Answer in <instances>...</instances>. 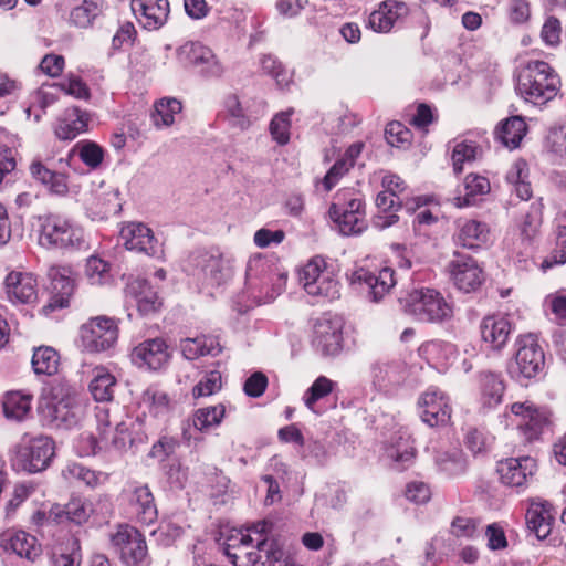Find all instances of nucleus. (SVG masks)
Segmentation results:
<instances>
[{"label": "nucleus", "instance_id": "f257e3e1", "mask_svg": "<svg viewBox=\"0 0 566 566\" xmlns=\"http://www.w3.org/2000/svg\"><path fill=\"white\" fill-rule=\"evenodd\" d=\"M559 77L544 61H531L521 71L516 91L521 97L533 105H544L559 88Z\"/></svg>", "mask_w": 566, "mask_h": 566}, {"label": "nucleus", "instance_id": "f03ea898", "mask_svg": "<svg viewBox=\"0 0 566 566\" xmlns=\"http://www.w3.org/2000/svg\"><path fill=\"white\" fill-rule=\"evenodd\" d=\"M76 390L66 382L56 381L44 387L39 398L38 410L49 424L69 427L75 420Z\"/></svg>", "mask_w": 566, "mask_h": 566}, {"label": "nucleus", "instance_id": "7ed1b4c3", "mask_svg": "<svg viewBox=\"0 0 566 566\" xmlns=\"http://www.w3.org/2000/svg\"><path fill=\"white\" fill-rule=\"evenodd\" d=\"M272 524L268 521H260L248 528V534L242 535V546L256 544L254 551L244 552L247 563L241 562L238 566H289L284 558V552L276 539L268 537ZM237 565V560L233 562Z\"/></svg>", "mask_w": 566, "mask_h": 566}, {"label": "nucleus", "instance_id": "20e7f679", "mask_svg": "<svg viewBox=\"0 0 566 566\" xmlns=\"http://www.w3.org/2000/svg\"><path fill=\"white\" fill-rule=\"evenodd\" d=\"M39 243L44 248L86 250L88 243L83 228L60 214L39 218Z\"/></svg>", "mask_w": 566, "mask_h": 566}, {"label": "nucleus", "instance_id": "39448f33", "mask_svg": "<svg viewBox=\"0 0 566 566\" xmlns=\"http://www.w3.org/2000/svg\"><path fill=\"white\" fill-rule=\"evenodd\" d=\"M328 214L343 235L360 234L367 229L361 195L353 188H345L336 192Z\"/></svg>", "mask_w": 566, "mask_h": 566}, {"label": "nucleus", "instance_id": "423d86ee", "mask_svg": "<svg viewBox=\"0 0 566 566\" xmlns=\"http://www.w3.org/2000/svg\"><path fill=\"white\" fill-rule=\"evenodd\" d=\"M54 451V442L49 437L24 434L11 450V467L17 472L44 471L50 465Z\"/></svg>", "mask_w": 566, "mask_h": 566}, {"label": "nucleus", "instance_id": "0eeeda50", "mask_svg": "<svg viewBox=\"0 0 566 566\" xmlns=\"http://www.w3.org/2000/svg\"><path fill=\"white\" fill-rule=\"evenodd\" d=\"M406 313L421 322H443L453 316V306L432 289L412 290L400 298Z\"/></svg>", "mask_w": 566, "mask_h": 566}, {"label": "nucleus", "instance_id": "6e6552de", "mask_svg": "<svg viewBox=\"0 0 566 566\" xmlns=\"http://www.w3.org/2000/svg\"><path fill=\"white\" fill-rule=\"evenodd\" d=\"M300 282L311 296L328 301L340 296L339 282L335 272L323 258L315 256L302 268Z\"/></svg>", "mask_w": 566, "mask_h": 566}, {"label": "nucleus", "instance_id": "1a4fd4ad", "mask_svg": "<svg viewBox=\"0 0 566 566\" xmlns=\"http://www.w3.org/2000/svg\"><path fill=\"white\" fill-rule=\"evenodd\" d=\"M118 332L115 319L106 316L93 317L80 328V346L91 354L107 352L117 343Z\"/></svg>", "mask_w": 566, "mask_h": 566}, {"label": "nucleus", "instance_id": "9d476101", "mask_svg": "<svg viewBox=\"0 0 566 566\" xmlns=\"http://www.w3.org/2000/svg\"><path fill=\"white\" fill-rule=\"evenodd\" d=\"M70 166L71 154H67L65 158H60L56 163L49 158L45 160L34 158L29 170L32 178L42 184L50 193L65 197L70 193L71 187L64 168Z\"/></svg>", "mask_w": 566, "mask_h": 566}, {"label": "nucleus", "instance_id": "9b49d317", "mask_svg": "<svg viewBox=\"0 0 566 566\" xmlns=\"http://www.w3.org/2000/svg\"><path fill=\"white\" fill-rule=\"evenodd\" d=\"M544 364V352L536 338L533 335L520 336L514 363L510 365L511 376L518 380L534 378L543 370Z\"/></svg>", "mask_w": 566, "mask_h": 566}, {"label": "nucleus", "instance_id": "f8f14e48", "mask_svg": "<svg viewBox=\"0 0 566 566\" xmlns=\"http://www.w3.org/2000/svg\"><path fill=\"white\" fill-rule=\"evenodd\" d=\"M191 275L205 287H217L231 277V265L220 254L208 252L191 256Z\"/></svg>", "mask_w": 566, "mask_h": 566}, {"label": "nucleus", "instance_id": "ddd939ff", "mask_svg": "<svg viewBox=\"0 0 566 566\" xmlns=\"http://www.w3.org/2000/svg\"><path fill=\"white\" fill-rule=\"evenodd\" d=\"M111 544L127 566H140L147 559L148 548L145 537L133 526L119 525L111 534Z\"/></svg>", "mask_w": 566, "mask_h": 566}, {"label": "nucleus", "instance_id": "4468645a", "mask_svg": "<svg viewBox=\"0 0 566 566\" xmlns=\"http://www.w3.org/2000/svg\"><path fill=\"white\" fill-rule=\"evenodd\" d=\"M245 276L250 286L265 291L269 298L277 296L286 284V275L277 272L275 264L262 256L249 260Z\"/></svg>", "mask_w": 566, "mask_h": 566}, {"label": "nucleus", "instance_id": "2eb2a0df", "mask_svg": "<svg viewBox=\"0 0 566 566\" xmlns=\"http://www.w3.org/2000/svg\"><path fill=\"white\" fill-rule=\"evenodd\" d=\"M343 318L324 313L315 319L313 345L324 356H335L343 347Z\"/></svg>", "mask_w": 566, "mask_h": 566}, {"label": "nucleus", "instance_id": "dca6fc26", "mask_svg": "<svg viewBox=\"0 0 566 566\" xmlns=\"http://www.w3.org/2000/svg\"><path fill=\"white\" fill-rule=\"evenodd\" d=\"M418 409L421 420L430 427L447 424L451 419L452 408L449 397L434 386L419 396Z\"/></svg>", "mask_w": 566, "mask_h": 566}, {"label": "nucleus", "instance_id": "f3484780", "mask_svg": "<svg viewBox=\"0 0 566 566\" xmlns=\"http://www.w3.org/2000/svg\"><path fill=\"white\" fill-rule=\"evenodd\" d=\"M119 235L127 250L153 258H161L164 254L161 243L145 223L128 222L122 227Z\"/></svg>", "mask_w": 566, "mask_h": 566}, {"label": "nucleus", "instance_id": "a211bd4d", "mask_svg": "<svg viewBox=\"0 0 566 566\" xmlns=\"http://www.w3.org/2000/svg\"><path fill=\"white\" fill-rule=\"evenodd\" d=\"M450 277L454 286L470 293L484 282V273L478 261L470 255L455 254L449 263Z\"/></svg>", "mask_w": 566, "mask_h": 566}, {"label": "nucleus", "instance_id": "6ab92c4d", "mask_svg": "<svg viewBox=\"0 0 566 566\" xmlns=\"http://www.w3.org/2000/svg\"><path fill=\"white\" fill-rule=\"evenodd\" d=\"M53 296L42 307V313L49 315L56 308L67 307L76 289V274L69 266H53L49 271Z\"/></svg>", "mask_w": 566, "mask_h": 566}, {"label": "nucleus", "instance_id": "aec40b11", "mask_svg": "<svg viewBox=\"0 0 566 566\" xmlns=\"http://www.w3.org/2000/svg\"><path fill=\"white\" fill-rule=\"evenodd\" d=\"M510 410L518 419L517 427L527 441L538 439L549 422L548 411L530 401L514 402Z\"/></svg>", "mask_w": 566, "mask_h": 566}, {"label": "nucleus", "instance_id": "412c9836", "mask_svg": "<svg viewBox=\"0 0 566 566\" xmlns=\"http://www.w3.org/2000/svg\"><path fill=\"white\" fill-rule=\"evenodd\" d=\"M3 290L7 300L14 305H31L38 300V281L30 272H9L3 282Z\"/></svg>", "mask_w": 566, "mask_h": 566}, {"label": "nucleus", "instance_id": "4be33fe9", "mask_svg": "<svg viewBox=\"0 0 566 566\" xmlns=\"http://www.w3.org/2000/svg\"><path fill=\"white\" fill-rule=\"evenodd\" d=\"M178 60L209 76L221 75L223 69L212 51L199 42H187L177 50Z\"/></svg>", "mask_w": 566, "mask_h": 566}, {"label": "nucleus", "instance_id": "5701e85b", "mask_svg": "<svg viewBox=\"0 0 566 566\" xmlns=\"http://www.w3.org/2000/svg\"><path fill=\"white\" fill-rule=\"evenodd\" d=\"M479 328L485 347L493 352H500L510 339L513 323L507 315L492 314L482 318Z\"/></svg>", "mask_w": 566, "mask_h": 566}, {"label": "nucleus", "instance_id": "b1692460", "mask_svg": "<svg viewBox=\"0 0 566 566\" xmlns=\"http://www.w3.org/2000/svg\"><path fill=\"white\" fill-rule=\"evenodd\" d=\"M536 470L535 459L528 455L501 460L496 468L501 482L511 488L525 485Z\"/></svg>", "mask_w": 566, "mask_h": 566}, {"label": "nucleus", "instance_id": "393cba45", "mask_svg": "<svg viewBox=\"0 0 566 566\" xmlns=\"http://www.w3.org/2000/svg\"><path fill=\"white\" fill-rule=\"evenodd\" d=\"M130 358L138 368L159 370L168 364L170 354L164 339L153 338L135 346Z\"/></svg>", "mask_w": 566, "mask_h": 566}, {"label": "nucleus", "instance_id": "a878e982", "mask_svg": "<svg viewBox=\"0 0 566 566\" xmlns=\"http://www.w3.org/2000/svg\"><path fill=\"white\" fill-rule=\"evenodd\" d=\"M395 272L390 268H384L378 273L358 269L352 273L354 284L364 286L374 302L380 301L396 284Z\"/></svg>", "mask_w": 566, "mask_h": 566}, {"label": "nucleus", "instance_id": "bb28decb", "mask_svg": "<svg viewBox=\"0 0 566 566\" xmlns=\"http://www.w3.org/2000/svg\"><path fill=\"white\" fill-rule=\"evenodd\" d=\"M130 8L137 21L147 30H158L169 15L168 0H132Z\"/></svg>", "mask_w": 566, "mask_h": 566}, {"label": "nucleus", "instance_id": "cd10ccee", "mask_svg": "<svg viewBox=\"0 0 566 566\" xmlns=\"http://www.w3.org/2000/svg\"><path fill=\"white\" fill-rule=\"evenodd\" d=\"M226 416V407L220 403L198 409L190 419L182 422V439L190 443L191 440H198L193 436L195 431H208L218 427Z\"/></svg>", "mask_w": 566, "mask_h": 566}, {"label": "nucleus", "instance_id": "c85d7f7f", "mask_svg": "<svg viewBox=\"0 0 566 566\" xmlns=\"http://www.w3.org/2000/svg\"><path fill=\"white\" fill-rule=\"evenodd\" d=\"M0 546L6 551L28 560H35L41 555V545L38 539L18 530H8L0 535Z\"/></svg>", "mask_w": 566, "mask_h": 566}, {"label": "nucleus", "instance_id": "c756f323", "mask_svg": "<svg viewBox=\"0 0 566 566\" xmlns=\"http://www.w3.org/2000/svg\"><path fill=\"white\" fill-rule=\"evenodd\" d=\"M455 240L463 248L481 249L491 242V229L483 221L461 219L458 221Z\"/></svg>", "mask_w": 566, "mask_h": 566}, {"label": "nucleus", "instance_id": "7c9ffc66", "mask_svg": "<svg viewBox=\"0 0 566 566\" xmlns=\"http://www.w3.org/2000/svg\"><path fill=\"white\" fill-rule=\"evenodd\" d=\"M126 301L135 304L143 315L156 312L160 306L157 292L144 279L132 280L125 289Z\"/></svg>", "mask_w": 566, "mask_h": 566}, {"label": "nucleus", "instance_id": "2f4dec72", "mask_svg": "<svg viewBox=\"0 0 566 566\" xmlns=\"http://www.w3.org/2000/svg\"><path fill=\"white\" fill-rule=\"evenodd\" d=\"M555 514L556 511L548 501L533 500L526 512V524L537 538H546L551 534Z\"/></svg>", "mask_w": 566, "mask_h": 566}, {"label": "nucleus", "instance_id": "473e14b6", "mask_svg": "<svg viewBox=\"0 0 566 566\" xmlns=\"http://www.w3.org/2000/svg\"><path fill=\"white\" fill-rule=\"evenodd\" d=\"M408 14L406 3L397 0L382 1L378 8L373 11L368 19V25L379 33L389 32L394 24Z\"/></svg>", "mask_w": 566, "mask_h": 566}, {"label": "nucleus", "instance_id": "72a5a7b5", "mask_svg": "<svg viewBox=\"0 0 566 566\" xmlns=\"http://www.w3.org/2000/svg\"><path fill=\"white\" fill-rule=\"evenodd\" d=\"M408 375L407 367L401 361H379L371 367L373 385L380 391L401 384Z\"/></svg>", "mask_w": 566, "mask_h": 566}, {"label": "nucleus", "instance_id": "f704fd0d", "mask_svg": "<svg viewBox=\"0 0 566 566\" xmlns=\"http://www.w3.org/2000/svg\"><path fill=\"white\" fill-rule=\"evenodd\" d=\"M433 459L440 471L449 476H455L465 471V459L457 446L441 444L433 447Z\"/></svg>", "mask_w": 566, "mask_h": 566}, {"label": "nucleus", "instance_id": "c9c22d12", "mask_svg": "<svg viewBox=\"0 0 566 566\" xmlns=\"http://www.w3.org/2000/svg\"><path fill=\"white\" fill-rule=\"evenodd\" d=\"M543 220V203L541 201L533 202L526 211L523 220L520 224V242L513 243V249L517 252H522L523 249H527L537 235Z\"/></svg>", "mask_w": 566, "mask_h": 566}, {"label": "nucleus", "instance_id": "e433bc0d", "mask_svg": "<svg viewBox=\"0 0 566 566\" xmlns=\"http://www.w3.org/2000/svg\"><path fill=\"white\" fill-rule=\"evenodd\" d=\"M88 114L77 107L69 108L65 111L55 126V135L59 139L71 140L81 133L87 130Z\"/></svg>", "mask_w": 566, "mask_h": 566}, {"label": "nucleus", "instance_id": "4c0bfd02", "mask_svg": "<svg viewBox=\"0 0 566 566\" xmlns=\"http://www.w3.org/2000/svg\"><path fill=\"white\" fill-rule=\"evenodd\" d=\"M33 395L27 390H12L2 400L3 415L8 420L23 421L32 410Z\"/></svg>", "mask_w": 566, "mask_h": 566}, {"label": "nucleus", "instance_id": "58836bf2", "mask_svg": "<svg viewBox=\"0 0 566 566\" xmlns=\"http://www.w3.org/2000/svg\"><path fill=\"white\" fill-rule=\"evenodd\" d=\"M182 356L188 360H195L201 356H217L222 352L219 338L213 335L188 337L180 342Z\"/></svg>", "mask_w": 566, "mask_h": 566}, {"label": "nucleus", "instance_id": "ea45409f", "mask_svg": "<svg viewBox=\"0 0 566 566\" xmlns=\"http://www.w3.org/2000/svg\"><path fill=\"white\" fill-rule=\"evenodd\" d=\"M505 385L500 375L483 374L481 377L480 407L483 411L496 408L503 401Z\"/></svg>", "mask_w": 566, "mask_h": 566}, {"label": "nucleus", "instance_id": "a19ab883", "mask_svg": "<svg viewBox=\"0 0 566 566\" xmlns=\"http://www.w3.org/2000/svg\"><path fill=\"white\" fill-rule=\"evenodd\" d=\"M87 205L88 208L101 218L107 217L111 213H117L120 209L118 191L112 186L102 182L98 188L92 192Z\"/></svg>", "mask_w": 566, "mask_h": 566}, {"label": "nucleus", "instance_id": "79ce46f5", "mask_svg": "<svg viewBox=\"0 0 566 566\" xmlns=\"http://www.w3.org/2000/svg\"><path fill=\"white\" fill-rule=\"evenodd\" d=\"M140 405L154 418H165L174 408V402L169 395L157 386H150L144 390L140 397Z\"/></svg>", "mask_w": 566, "mask_h": 566}, {"label": "nucleus", "instance_id": "37998d69", "mask_svg": "<svg viewBox=\"0 0 566 566\" xmlns=\"http://www.w3.org/2000/svg\"><path fill=\"white\" fill-rule=\"evenodd\" d=\"M386 455L394 462L397 470L408 468L416 455L410 436L407 432H400L386 448Z\"/></svg>", "mask_w": 566, "mask_h": 566}, {"label": "nucleus", "instance_id": "c03bdc74", "mask_svg": "<svg viewBox=\"0 0 566 566\" xmlns=\"http://www.w3.org/2000/svg\"><path fill=\"white\" fill-rule=\"evenodd\" d=\"M129 501L135 509V513L143 523L149 524L156 520L157 507L153 493L147 485L135 486L132 491Z\"/></svg>", "mask_w": 566, "mask_h": 566}, {"label": "nucleus", "instance_id": "a18cd8bd", "mask_svg": "<svg viewBox=\"0 0 566 566\" xmlns=\"http://www.w3.org/2000/svg\"><path fill=\"white\" fill-rule=\"evenodd\" d=\"M116 388L115 376L104 366H97L93 369L90 390L97 401L112 400Z\"/></svg>", "mask_w": 566, "mask_h": 566}, {"label": "nucleus", "instance_id": "49530a36", "mask_svg": "<svg viewBox=\"0 0 566 566\" xmlns=\"http://www.w3.org/2000/svg\"><path fill=\"white\" fill-rule=\"evenodd\" d=\"M181 103L174 97H164L157 101L151 113V122L158 129L170 127L181 113Z\"/></svg>", "mask_w": 566, "mask_h": 566}, {"label": "nucleus", "instance_id": "de8ad7c7", "mask_svg": "<svg viewBox=\"0 0 566 566\" xmlns=\"http://www.w3.org/2000/svg\"><path fill=\"white\" fill-rule=\"evenodd\" d=\"M90 514L91 505L81 499L71 500L64 507L55 504L50 510V517L54 515L56 523L67 520L76 524H82L87 521Z\"/></svg>", "mask_w": 566, "mask_h": 566}, {"label": "nucleus", "instance_id": "09e8293b", "mask_svg": "<svg viewBox=\"0 0 566 566\" xmlns=\"http://www.w3.org/2000/svg\"><path fill=\"white\" fill-rule=\"evenodd\" d=\"M464 193L454 198V205L459 208L474 205L481 196L490 191L489 180L480 175L469 174L463 182Z\"/></svg>", "mask_w": 566, "mask_h": 566}, {"label": "nucleus", "instance_id": "8fccbe9b", "mask_svg": "<svg viewBox=\"0 0 566 566\" xmlns=\"http://www.w3.org/2000/svg\"><path fill=\"white\" fill-rule=\"evenodd\" d=\"M62 475L69 481H78L90 488H95L107 480L106 473L91 470L77 462L67 463Z\"/></svg>", "mask_w": 566, "mask_h": 566}, {"label": "nucleus", "instance_id": "3c124183", "mask_svg": "<svg viewBox=\"0 0 566 566\" xmlns=\"http://www.w3.org/2000/svg\"><path fill=\"white\" fill-rule=\"evenodd\" d=\"M80 544L73 536H66L64 541L56 543L52 549L54 566H80Z\"/></svg>", "mask_w": 566, "mask_h": 566}, {"label": "nucleus", "instance_id": "603ef678", "mask_svg": "<svg viewBox=\"0 0 566 566\" xmlns=\"http://www.w3.org/2000/svg\"><path fill=\"white\" fill-rule=\"evenodd\" d=\"M527 132L526 123L520 116H513L504 122L497 130L501 142L509 148H516Z\"/></svg>", "mask_w": 566, "mask_h": 566}, {"label": "nucleus", "instance_id": "864d4df0", "mask_svg": "<svg viewBox=\"0 0 566 566\" xmlns=\"http://www.w3.org/2000/svg\"><path fill=\"white\" fill-rule=\"evenodd\" d=\"M84 274L91 285L102 286L112 281L111 265L95 255L86 260Z\"/></svg>", "mask_w": 566, "mask_h": 566}, {"label": "nucleus", "instance_id": "5fc2aeb1", "mask_svg": "<svg viewBox=\"0 0 566 566\" xmlns=\"http://www.w3.org/2000/svg\"><path fill=\"white\" fill-rule=\"evenodd\" d=\"M224 112L231 125L239 127L240 129H247L252 124L253 119L258 116H253L252 113L248 112L239 101L238 96L230 95L224 101Z\"/></svg>", "mask_w": 566, "mask_h": 566}, {"label": "nucleus", "instance_id": "6e6d98bb", "mask_svg": "<svg viewBox=\"0 0 566 566\" xmlns=\"http://www.w3.org/2000/svg\"><path fill=\"white\" fill-rule=\"evenodd\" d=\"M60 356L49 346H42L34 350L32 366L36 374L53 375L57 371Z\"/></svg>", "mask_w": 566, "mask_h": 566}, {"label": "nucleus", "instance_id": "4d7b16f0", "mask_svg": "<svg viewBox=\"0 0 566 566\" xmlns=\"http://www.w3.org/2000/svg\"><path fill=\"white\" fill-rule=\"evenodd\" d=\"M69 154H71V159L76 154L83 164L91 169H96L103 163L105 153L98 144L91 140H82Z\"/></svg>", "mask_w": 566, "mask_h": 566}, {"label": "nucleus", "instance_id": "13d9d810", "mask_svg": "<svg viewBox=\"0 0 566 566\" xmlns=\"http://www.w3.org/2000/svg\"><path fill=\"white\" fill-rule=\"evenodd\" d=\"M480 153V148L473 142L462 140L455 143L451 151L453 171L455 174L462 172L464 165L476 160Z\"/></svg>", "mask_w": 566, "mask_h": 566}, {"label": "nucleus", "instance_id": "bf43d9fd", "mask_svg": "<svg viewBox=\"0 0 566 566\" xmlns=\"http://www.w3.org/2000/svg\"><path fill=\"white\" fill-rule=\"evenodd\" d=\"M292 108L277 113L270 123V134L279 145H286L290 142Z\"/></svg>", "mask_w": 566, "mask_h": 566}, {"label": "nucleus", "instance_id": "052dcab7", "mask_svg": "<svg viewBox=\"0 0 566 566\" xmlns=\"http://www.w3.org/2000/svg\"><path fill=\"white\" fill-rule=\"evenodd\" d=\"M334 382L325 376L318 377L313 385L306 390L303 400L305 406L314 410V405L317 400L326 397L332 392Z\"/></svg>", "mask_w": 566, "mask_h": 566}, {"label": "nucleus", "instance_id": "680f3d73", "mask_svg": "<svg viewBox=\"0 0 566 566\" xmlns=\"http://www.w3.org/2000/svg\"><path fill=\"white\" fill-rule=\"evenodd\" d=\"M98 3L94 0H83L70 14L71 22L80 28H86L97 13Z\"/></svg>", "mask_w": 566, "mask_h": 566}, {"label": "nucleus", "instance_id": "e2e57ef3", "mask_svg": "<svg viewBox=\"0 0 566 566\" xmlns=\"http://www.w3.org/2000/svg\"><path fill=\"white\" fill-rule=\"evenodd\" d=\"M222 387L221 374L218 370H211L203 376V378L195 386L192 394L193 397H208Z\"/></svg>", "mask_w": 566, "mask_h": 566}, {"label": "nucleus", "instance_id": "0e129e2a", "mask_svg": "<svg viewBox=\"0 0 566 566\" xmlns=\"http://www.w3.org/2000/svg\"><path fill=\"white\" fill-rule=\"evenodd\" d=\"M544 306L551 311L555 321L566 322V289L548 294L544 300Z\"/></svg>", "mask_w": 566, "mask_h": 566}, {"label": "nucleus", "instance_id": "69168bd1", "mask_svg": "<svg viewBox=\"0 0 566 566\" xmlns=\"http://www.w3.org/2000/svg\"><path fill=\"white\" fill-rule=\"evenodd\" d=\"M387 143L392 147H403L411 140V132L399 122L389 123L385 130Z\"/></svg>", "mask_w": 566, "mask_h": 566}, {"label": "nucleus", "instance_id": "338daca9", "mask_svg": "<svg viewBox=\"0 0 566 566\" xmlns=\"http://www.w3.org/2000/svg\"><path fill=\"white\" fill-rule=\"evenodd\" d=\"M492 439L482 430L473 428L467 432L464 443L467 448L474 454L485 452Z\"/></svg>", "mask_w": 566, "mask_h": 566}, {"label": "nucleus", "instance_id": "774afa93", "mask_svg": "<svg viewBox=\"0 0 566 566\" xmlns=\"http://www.w3.org/2000/svg\"><path fill=\"white\" fill-rule=\"evenodd\" d=\"M57 86L75 98H88L90 90L87 85L75 75H69L63 82L59 83Z\"/></svg>", "mask_w": 566, "mask_h": 566}]
</instances>
